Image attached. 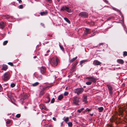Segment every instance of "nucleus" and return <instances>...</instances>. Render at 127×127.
<instances>
[{
    "mask_svg": "<svg viewBox=\"0 0 127 127\" xmlns=\"http://www.w3.org/2000/svg\"><path fill=\"white\" fill-rule=\"evenodd\" d=\"M59 61V60L57 58H53L51 59L50 63L51 65L54 66L57 65Z\"/></svg>",
    "mask_w": 127,
    "mask_h": 127,
    "instance_id": "f257e3e1",
    "label": "nucleus"
},
{
    "mask_svg": "<svg viewBox=\"0 0 127 127\" xmlns=\"http://www.w3.org/2000/svg\"><path fill=\"white\" fill-rule=\"evenodd\" d=\"M84 90V89L82 88H76L73 90V92L77 95H79L82 93Z\"/></svg>",
    "mask_w": 127,
    "mask_h": 127,
    "instance_id": "f03ea898",
    "label": "nucleus"
},
{
    "mask_svg": "<svg viewBox=\"0 0 127 127\" xmlns=\"http://www.w3.org/2000/svg\"><path fill=\"white\" fill-rule=\"evenodd\" d=\"M61 10L63 11L65 10L68 12H71L73 11V10L65 6H63L61 9Z\"/></svg>",
    "mask_w": 127,
    "mask_h": 127,
    "instance_id": "7ed1b4c3",
    "label": "nucleus"
},
{
    "mask_svg": "<svg viewBox=\"0 0 127 127\" xmlns=\"http://www.w3.org/2000/svg\"><path fill=\"white\" fill-rule=\"evenodd\" d=\"M80 98L76 96H74L73 98V102L75 105H77L79 102Z\"/></svg>",
    "mask_w": 127,
    "mask_h": 127,
    "instance_id": "20e7f679",
    "label": "nucleus"
},
{
    "mask_svg": "<svg viewBox=\"0 0 127 127\" xmlns=\"http://www.w3.org/2000/svg\"><path fill=\"white\" fill-rule=\"evenodd\" d=\"M79 16L81 17H87L88 16V14L86 12H82L79 14Z\"/></svg>",
    "mask_w": 127,
    "mask_h": 127,
    "instance_id": "39448f33",
    "label": "nucleus"
},
{
    "mask_svg": "<svg viewBox=\"0 0 127 127\" xmlns=\"http://www.w3.org/2000/svg\"><path fill=\"white\" fill-rule=\"evenodd\" d=\"M3 76L4 77L3 79L4 80L6 81L9 79V74L8 72H6L5 73Z\"/></svg>",
    "mask_w": 127,
    "mask_h": 127,
    "instance_id": "423d86ee",
    "label": "nucleus"
},
{
    "mask_svg": "<svg viewBox=\"0 0 127 127\" xmlns=\"http://www.w3.org/2000/svg\"><path fill=\"white\" fill-rule=\"evenodd\" d=\"M86 79H89V81H91V82H92L94 83H95L96 81V79L93 77H87Z\"/></svg>",
    "mask_w": 127,
    "mask_h": 127,
    "instance_id": "0eeeda50",
    "label": "nucleus"
},
{
    "mask_svg": "<svg viewBox=\"0 0 127 127\" xmlns=\"http://www.w3.org/2000/svg\"><path fill=\"white\" fill-rule=\"evenodd\" d=\"M20 97L21 99H22L24 100L27 98V96L26 93H23L20 96Z\"/></svg>",
    "mask_w": 127,
    "mask_h": 127,
    "instance_id": "6e6552de",
    "label": "nucleus"
},
{
    "mask_svg": "<svg viewBox=\"0 0 127 127\" xmlns=\"http://www.w3.org/2000/svg\"><path fill=\"white\" fill-rule=\"evenodd\" d=\"M101 64V63L97 60H95L93 62V64L95 65H99Z\"/></svg>",
    "mask_w": 127,
    "mask_h": 127,
    "instance_id": "1a4fd4ad",
    "label": "nucleus"
},
{
    "mask_svg": "<svg viewBox=\"0 0 127 127\" xmlns=\"http://www.w3.org/2000/svg\"><path fill=\"white\" fill-rule=\"evenodd\" d=\"M40 71L42 74L45 73L46 72V69L45 67H42L40 68Z\"/></svg>",
    "mask_w": 127,
    "mask_h": 127,
    "instance_id": "9d476101",
    "label": "nucleus"
},
{
    "mask_svg": "<svg viewBox=\"0 0 127 127\" xmlns=\"http://www.w3.org/2000/svg\"><path fill=\"white\" fill-rule=\"evenodd\" d=\"M5 24L3 22H0V28L3 29L4 27Z\"/></svg>",
    "mask_w": 127,
    "mask_h": 127,
    "instance_id": "9b49d317",
    "label": "nucleus"
},
{
    "mask_svg": "<svg viewBox=\"0 0 127 127\" xmlns=\"http://www.w3.org/2000/svg\"><path fill=\"white\" fill-rule=\"evenodd\" d=\"M83 102H85V103H87V96H86L85 95H84L83 96Z\"/></svg>",
    "mask_w": 127,
    "mask_h": 127,
    "instance_id": "f8f14e48",
    "label": "nucleus"
},
{
    "mask_svg": "<svg viewBox=\"0 0 127 127\" xmlns=\"http://www.w3.org/2000/svg\"><path fill=\"white\" fill-rule=\"evenodd\" d=\"M7 65L5 64L3 65L2 68V70L5 71L7 70Z\"/></svg>",
    "mask_w": 127,
    "mask_h": 127,
    "instance_id": "ddd939ff",
    "label": "nucleus"
},
{
    "mask_svg": "<svg viewBox=\"0 0 127 127\" xmlns=\"http://www.w3.org/2000/svg\"><path fill=\"white\" fill-rule=\"evenodd\" d=\"M117 62L118 63L121 64H123L124 63V61L122 59H118L117 60Z\"/></svg>",
    "mask_w": 127,
    "mask_h": 127,
    "instance_id": "4468645a",
    "label": "nucleus"
},
{
    "mask_svg": "<svg viewBox=\"0 0 127 127\" xmlns=\"http://www.w3.org/2000/svg\"><path fill=\"white\" fill-rule=\"evenodd\" d=\"M47 13V11H43L40 13V15L41 16L45 15H46Z\"/></svg>",
    "mask_w": 127,
    "mask_h": 127,
    "instance_id": "2eb2a0df",
    "label": "nucleus"
},
{
    "mask_svg": "<svg viewBox=\"0 0 127 127\" xmlns=\"http://www.w3.org/2000/svg\"><path fill=\"white\" fill-rule=\"evenodd\" d=\"M99 110V112H102L104 109V108L102 107H100L98 108Z\"/></svg>",
    "mask_w": 127,
    "mask_h": 127,
    "instance_id": "dca6fc26",
    "label": "nucleus"
},
{
    "mask_svg": "<svg viewBox=\"0 0 127 127\" xmlns=\"http://www.w3.org/2000/svg\"><path fill=\"white\" fill-rule=\"evenodd\" d=\"M77 58V57H76L74 58H73L72 59L70 60V63H72Z\"/></svg>",
    "mask_w": 127,
    "mask_h": 127,
    "instance_id": "f3484780",
    "label": "nucleus"
},
{
    "mask_svg": "<svg viewBox=\"0 0 127 127\" xmlns=\"http://www.w3.org/2000/svg\"><path fill=\"white\" fill-rule=\"evenodd\" d=\"M64 20L68 23L70 24V21L67 18L65 17L64 18Z\"/></svg>",
    "mask_w": 127,
    "mask_h": 127,
    "instance_id": "a211bd4d",
    "label": "nucleus"
},
{
    "mask_svg": "<svg viewBox=\"0 0 127 127\" xmlns=\"http://www.w3.org/2000/svg\"><path fill=\"white\" fill-rule=\"evenodd\" d=\"M39 83L38 82H36L32 84V85L33 87L36 86L39 84Z\"/></svg>",
    "mask_w": 127,
    "mask_h": 127,
    "instance_id": "6ab92c4d",
    "label": "nucleus"
},
{
    "mask_svg": "<svg viewBox=\"0 0 127 127\" xmlns=\"http://www.w3.org/2000/svg\"><path fill=\"white\" fill-rule=\"evenodd\" d=\"M63 97V96L62 95H59L58 97V99L59 100H61Z\"/></svg>",
    "mask_w": 127,
    "mask_h": 127,
    "instance_id": "aec40b11",
    "label": "nucleus"
},
{
    "mask_svg": "<svg viewBox=\"0 0 127 127\" xmlns=\"http://www.w3.org/2000/svg\"><path fill=\"white\" fill-rule=\"evenodd\" d=\"M42 109H44V110H46V111L48 110L46 108V106L44 105H42Z\"/></svg>",
    "mask_w": 127,
    "mask_h": 127,
    "instance_id": "412c9836",
    "label": "nucleus"
},
{
    "mask_svg": "<svg viewBox=\"0 0 127 127\" xmlns=\"http://www.w3.org/2000/svg\"><path fill=\"white\" fill-rule=\"evenodd\" d=\"M107 86L109 91L112 90V87L111 86H110L108 85H107Z\"/></svg>",
    "mask_w": 127,
    "mask_h": 127,
    "instance_id": "4be33fe9",
    "label": "nucleus"
},
{
    "mask_svg": "<svg viewBox=\"0 0 127 127\" xmlns=\"http://www.w3.org/2000/svg\"><path fill=\"white\" fill-rule=\"evenodd\" d=\"M64 121L66 123H67L69 121V118L68 117H66L65 119L64 120Z\"/></svg>",
    "mask_w": 127,
    "mask_h": 127,
    "instance_id": "5701e85b",
    "label": "nucleus"
},
{
    "mask_svg": "<svg viewBox=\"0 0 127 127\" xmlns=\"http://www.w3.org/2000/svg\"><path fill=\"white\" fill-rule=\"evenodd\" d=\"M84 109V108H82L78 110H77V111L79 113H80L81 111L83 110Z\"/></svg>",
    "mask_w": 127,
    "mask_h": 127,
    "instance_id": "b1692460",
    "label": "nucleus"
},
{
    "mask_svg": "<svg viewBox=\"0 0 127 127\" xmlns=\"http://www.w3.org/2000/svg\"><path fill=\"white\" fill-rule=\"evenodd\" d=\"M87 61L86 60H84L80 62V64L82 65V64L84 62H85Z\"/></svg>",
    "mask_w": 127,
    "mask_h": 127,
    "instance_id": "393cba45",
    "label": "nucleus"
},
{
    "mask_svg": "<svg viewBox=\"0 0 127 127\" xmlns=\"http://www.w3.org/2000/svg\"><path fill=\"white\" fill-rule=\"evenodd\" d=\"M91 83L92 82L91 81L88 82L86 83V84L88 85H91Z\"/></svg>",
    "mask_w": 127,
    "mask_h": 127,
    "instance_id": "a878e982",
    "label": "nucleus"
},
{
    "mask_svg": "<svg viewBox=\"0 0 127 127\" xmlns=\"http://www.w3.org/2000/svg\"><path fill=\"white\" fill-rule=\"evenodd\" d=\"M68 125L69 126L71 127L72 126V122H69L68 123Z\"/></svg>",
    "mask_w": 127,
    "mask_h": 127,
    "instance_id": "bb28decb",
    "label": "nucleus"
},
{
    "mask_svg": "<svg viewBox=\"0 0 127 127\" xmlns=\"http://www.w3.org/2000/svg\"><path fill=\"white\" fill-rule=\"evenodd\" d=\"M8 43V41L7 40L4 41L3 43V45H5Z\"/></svg>",
    "mask_w": 127,
    "mask_h": 127,
    "instance_id": "cd10ccee",
    "label": "nucleus"
},
{
    "mask_svg": "<svg viewBox=\"0 0 127 127\" xmlns=\"http://www.w3.org/2000/svg\"><path fill=\"white\" fill-rule=\"evenodd\" d=\"M89 30L88 29H86V31L87 32V34L89 33L90 32H89Z\"/></svg>",
    "mask_w": 127,
    "mask_h": 127,
    "instance_id": "c85d7f7f",
    "label": "nucleus"
},
{
    "mask_svg": "<svg viewBox=\"0 0 127 127\" xmlns=\"http://www.w3.org/2000/svg\"><path fill=\"white\" fill-rule=\"evenodd\" d=\"M15 86V84L14 83H12L11 84L10 86L12 87H14Z\"/></svg>",
    "mask_w": 127,
    "mask_h": 127,
    "instance_id": "c756f323",
    "label": "nucleus"
},
{
    "mask_svg": "<svg viewBox=\"0 0 127 127\" xmlns=\"http://www.w3.org/2000/svg\"><path fill=\"white\" fill-rule=\"evenodd\" d=\"M3 16L6 19L8 18L9 17V15H4Z\"/></svg>",
    "mask_w": 127,
    "mask_h": 127,
    "instance_id": "7c9ffc66",
    "label": "nucleus"
},
{
    "mask_svg": "<svg viewBox=\"0 0 127 127\" xmlns=\"http://www.w3.org/2000/svg\"><path fill=\"white\" fill-rule=\"evenodd\" d=\"M20 116L21 115L20 114H17L16 116V117L17 118H19Z\"/></svg>",
    "mask_w": 127,
    "mask_h": 127,
    "instance_id": "2f4dec72",
    "label": "nucleus"
},
{
    "mask_svg": "<svg viewBox=\"0 0 127 127\" xmlns=\"http://www.w3.org/2000/svg\"><path fill=\"white\" fill-rule=\"evenodd\" d=\"M90 111V109H88V108H87L86 110H85L84 111V112H87V111Z\"/></svg>",
    "mask_w": 127,
    "mask_h": 127,
    "instance_id": "473e14b6",
    "label": "nucleus"
},
{
    "mask_svg": "<svg viewBox=\"0 0 127 127\" xmlns=\"http://www.w3.org/2000/svg\"><path fill=\"white\" fill-rule=\"evenodd\" d=\"M123 55L124 56H127V52L126 51L124 52Z\"/></svg>",
    "mask_w": 127,
    "mask_h": 127,
    "instance_id": "72a5a7b5",
    "label": "nucleus"
},
{
    "mask_svg": "<svg viewBox=\"0 0 127 127\" xmlns=\"http://www.w3.org/2000/svg\"><path fill=\"white\" fill-rule=\"evenodd\" d=\"M68 94V92H64V95L65 96H66V95H67Z\"/></svg>",
    "mask_w": 127,
    "mask_h": 127,
    "instance_id": "f704fd0d",
    "label": "nucleus"
},
{
    "mask_svg": "<svg viewBox=\"0 0 127 127\" xmlns=\"http://www.w3.org/2000/svg\"><path fill=\"white\" fill-rule=\"evenodd\" d=\"M55 101V99L54 98H53L51 100V102L53 103Z\"/></svg>",
    "mask_w": 127,
    "mask_h": 127,
    "instance_id": "c9c22d12",
    "label": "nucleus"
},
{
    "mask_svg": "<svg viewBox=\"0 0 127 127\" xmlns=\"http://www.w3.org/2000/svg\"><path fill=\"white\" fill-rule=\"evenodd\" d=\"M23 5H20L19 6V8H20V9H22V8H23Z\"/></svg>",
    "mask_w": 127,
    "mask_h": 127,
    "instance_id": "e433bc0d",
    "label": "nucleus"
},
{
    "mask_svg": "<svg viewBox=\"0 0 127 127\" xmlns=\"http://www.w3.org/2000/svg\"><path fill=\"white\" fill-rule=\"evenodd\" d=\"M8 64L10 65L11 66H13V63L11 62H9L8 63Z\"/></svg>",
    "mask_w": 127,
    "mask_h": 127,
    "instance_id": "4c0bfd02",
    "label": "nucleus"
},
{
    "mask_svg": "<svg viewBox=\"0 0 127 127\" xmlns=\"http://www.w3.org/2000/svg\"><path fill=\"white\" fill-rule=\"evenodd\" d=\"M44 93V92L43 91H41L40 93V94L41 95H43Z\"/></svg>",
    "mask_w": 127,
    "mask_h": 127,
    "instance_id": "58836bf2",
    "label": "nucleus"
},
{
    "mask_svg": "<svg viewBox=\"0 0 127 127\" xmlns=\"http://www.w3.org/2000/svg\"><path fill=\"white\" fill-rule=\"evenodd\" d=\"M60 47L61 49L63 50V51L64 50V48L62 46L60 45Z\"/></svg>",
    "mask_w": 127,
    "mask_h": 127,
    "instance_id": "ea45409f",
    "label": "nucleus"
},
{
    "mask_svg": "<svg viewBox=\"0 0 127 127\" xmlns=\"http://www.w3.org/2000/svg\"><path fill=\"white\" fill-rule=\"evenodd\" d=\"M10 123V121H8L6 122L7 124H9Z\"/></svg>",
    "mask_w": 127,
    "mask_h": 127,
    "instance_id": "a19ab883",
    "label": "nucleus"
},
{
    "mask_svg": "<svg viewBox=\"0 0 127 127\" xmlns=\"http://www.w3.org/2000/svg\"><path fill=\"white\" fill-rule=\"evenodd\" d=\"M109 92L110 94H112V90H109Z\"/></svg>",
    "mask_w": 127,
    "mask_h": 127,
    "instance_id": "79ce46f5",
    "label": "nucleus"
},
{
    "mask_svg": "<svg viewBox=\"0 0 127 127\" xmlns=\"http://www.w3.org/2000/svg\"><path fill=\"white\" fill-rule=\"evenodd\" d=\"M2 88L1 87V86L0 85V91H2Z\"/></svg>",
    "mask_w": 127,
    "mask_h": 127,
    "instance_id": "37998d69",
    "label": "nucleus"
},
{
    "mask_svg": "<svg viewBox=\"0 0 127 127\" xmlns=\"http://www.w3.org/2000/svg\"><path fill=\"white\" fill-rule=\"evenodd\" d=\"M53 119L54 121H56V118L55 117H53Z\"/></svg>",
    "mask_w": 127,
    "mask_h": 127,
    "instance_id": "c03bdc74",
    "label": "nucleus"
},
{
    "mask_svg": "<svg viewBox=\"0 0 127 127\" xmlns=\"http://www.w3.org/2000/svg\"><path fill=\"white\" fill-rule=\"evenodd\" d=\"M17 0L19 1V2H20L22 1L21 0Z\"/></svg>",
    "mask_w": 127,
    "mask_h": 127,
    "instance_id": "a18cd8bd",
    "label": "nucleus"
},
{
    "mask_svg": "<svg viewBox=\"0 0 127 127\" xmlns=\"http://www.w3.org/2000/svg\"><path fill=\"white\" fill-rule=\"evenodd\" d=\"M103 43H100L99 44V45L100 46V45H103Z\"/></svg>",
    "mask_w": 127,
    "mask_h": 127,
    "instance_id": "49530a36",
    "label": "nucleus"
},
{
    "mask_svg": "<svg viewBox=\"0 0 127 127\" xmlns=\"http://www.w3.org/2000/svg\"><path fill=\"white\" fill-rule=\"evenodd\" d=\"M75 66H73L72 67V68L73 69H75Z\"/></svg>",
    "mask_w": 127,
    "mask_h": 127,
    "instance_id": "de8ad7c7",
    "label": "nucleus"
},
{
    "mask_svg": "<svg viewBox=\"0 0 127 127\" xmlns=\"http://www.w3.org/2000/svg\"><path fill=\"white\" fill-rule=\"evenodd\" d=\"M125 105H126V107L125 108H127V104H125Z\"/></svg>",
    "mask_w": 127,
    "mask_h": 127,
    "instance_id": "09e8293b",
    "label": "nucleus"
},
{
    "mask_svg": "<svg viewBox=\"0 0 127 127\" xmlns=\"http://www.w3.org/2000/svg\"><path fill=\"white\" fill-rule=\"evenodd\" d=\"M93 115V114H90V115L91 116H92Z\"/></svg>",
    "mask_w": 127,
    "mask_h": 127,
    "instance_id": "8fccbe9b",
    "label": "nucleus"
},
{
    "mask_svg": "<svg viewBox=\"0 0 127 127\" xmlns=\"http://www.w3.org/2000/svg\"><path fill=\"white\" fill-rule=\"evenodd\" d=\"M48 100H49V101H50V98H49V97H48Z\"/></svg>",
    "mask_w": 127,
    "mask_h": 127,
    "instance_id": "3c124183",
    "label": "nucleus"
},
{
    "mask_svg": "<svg viewBox=\"0 0 127 127\" xmlns=\"http://www.w3.org/2000/svg\"><path fill=\"white\" fill-rule=\"evenodd\" d=\"M49 1H51V0H47Z\"/></svg>",
    "mask_w": 127,
    "mask_h": 127,
    "instance_id": "603ef678",
    "label": "nucleus"
},
{
    "mask_svg": "<svg viewBox=\"0 0 127 127\" xmlns=\"http://www.w3.org/2000/svg\"><path fill=\"white\" fill-rule=\"evenodd\" d=\"M49 51H50V50H48L47 51V52H49Z\"/></svg>",
    "mask_w": 127,
    "mask_h": 127,
    "instance_id": "864d4df0",
    "label": "nucleus"
},
{
    "mask_svg": "<svg viewBox=\"0 0 127 127\" xmlns=\"http://www.w3.org/2000/svg\"><path fill=\"white\" fill-rule=\"evenodd\" d=\"M36 56H34V58H36Z\"/></svg>",
    "mask_w": 127,
    "mask_h": 127,
    "instance_id": "5fc2aeb1",
    "label": "nucleus"
},
{
    "mask_svg": "<svg viewBox=\"0 0 127 127\" xmlns=\"http://www.w3.org/2000/svg\"><path fill=\"white\" fill-rule=\"evenodd\" d=\"M62 124H63V123H61V125H62Z\"/></svg>",
    "mask_w": 127,
    "mask_h": 127,
    "instance_id": "6e6d98bb",
    "label": "nucleus"
},
{
    "mask_svg": "<svg viewBox=\"0 0 127 127\" xmlns=\"http://www.w3.org/2000/svg\"><path fill=\"white\" fill-rule=\"evenodd\" d=\"M45 56H46L47 55H46V54H45Z\"/></svg>",
    "mask_w": 127,
    "mask_h": 127,
    "instance_id": "4d7b16f0",
    "label": "nucleus"
}]
</instances>
